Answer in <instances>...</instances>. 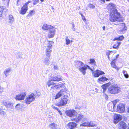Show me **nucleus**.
<instances>
[{
	"mask_svg": "<svg viewBox=\"0 0 129 129\" xmlns=\"http://www.w3.org/2000/svg\"><path fill=\"white\" fill-rule=\"evenodd\" d=\"M35 11L33 10L30 11L29 12V14H28L27 16H32L34 15L35 14Z\"/></svg>",
	"mask_w": 129,
	"mask_h": 129,
	"instance_id": "obj_39",
	"label": "nucleus"
},
{
	"mask_svg": "<svg viewBox=\"0 0 129 129\" xmlns=\"http://www.w3.org/2000/svg\"><path fill=\"white\" fill-rule=\"evenodd\" d=\"M3 91V88L0 86V92H2Z\"/></svg>",
	"mask_w": 129,
	"mask_h": 129,
	"instance_id": "obj_50",
	"label": "nucleus"
},
{
	"mask_svg": "<svg viewBox=\"0 0 129 129\" xmlns=\"http://www.w3.org/2000/svg\"><path fill=\"white\" fill-rule=\"evenodd\" d=\"M52 108L53 109L56 110H58V109H58L57 108V107H56L54 106L53 105L52 106Z\"/></svg>",
	"mask_w": 129,
	"mask_h": 129,
	"instance_id": "obj_48",
	"label": "nucleus"
},
{
	"mask_svg": "<svg viewBox=\"0 0 129 129\" xmlns=\"http://www.w3.org/2000/svg\"><path fill=\"white\" fill-rule=\"evenodd\" d=\"M3 103L5 106L7 108L13 109V106L12 103H11L9 101H4Z\"/></svg>",
	"mask_w": 129,
	"mask_h": 129,
	"instance_id": "obj_13",
	"label": "nucleus"
},
{
	"mask_svg": "<svg viewBox=\"0 0 129 129\" xmlns=\"http://www.w3.org/2000/svg\"><path fill=\"white\" fill-rule=\"evenodd\" d=\"M5 8V7L0 6V11L3 12L6 10Z\"/></svg>",
	"mask_w": 129,
	"mask_h": 129,
	"instance_id": "obj_44",
	"label": "nucleus"
},
{
	"mask_svg": "<svg viewBox=\"0 0 129 129\" xmlns=\"http://www.w3.org/2000/svg\"><path fill=\"white\" fill-rule=\"evenodd\" d=\"M51 81H58L62 80V79L61 78L59 77L58 76L55 77L52 76L49 79Z\"/></svg>",
	"mask_w": 129,
	"mask_h": 129,
	"instance_id": "obj_21",
	"label": "nucleus"
},
{
	"mask_svg": "<svg viewBox=\"0 0 129 129\" xmlns=\"http://www.w3.org/2000/svg\"><path fill=\"white\" fill-rule=\"evenodd\" d=\"M124 38V37L123 36L119 37H118L116 38L113 39L114 41L118 40L119 42L120 41L122 40Z\"/></svg>",
	"mask_w": 129,
	"mask_h": 129,
	"instance_id": "obj_33",
	"label": "nucleus"
},
{
	"mask_svg": "<svg viewBox=\"0 0 129 129\" xmlns=\"http://www.w3.org/2000/svg\"><path fill=\"white\" fill-rule=\"evenodd\" d=\"M84 65V63L81 61H75V66L77 68L82 67Z\"/></svg>",
	"mask_w": 129,
	"mask_h": 129,
	"instance_id": "obj_22",
	"label": "nucleus"
},
{
	"mask_svg": "<svg viewBox=\"0 0 129 129\" xmlns=\"http://www.w3.org/2000/svg\"><path fill=\"white\" fill-rule=\"evenodd\" d=\"M16 56L17 58L24 59L26 57V55L24 53L22 54L21 53H18L16 54Z\"/></svg>",
	"mask_w": 129,
	"mask_h": 129,
	"instance_id": "obj_23",
	"label": "nucleus"
},
{
	"mask_svg": "<svg viewBox=\"0 0 129 129\" xmlns=\"http://www.w3.org/2000/svg\"><path fill=\"white\" fill-rule=\"evenodd\" d=\"M103 30H105V26H103Z\"/></svg>",
	"mask_w": 129,
	"mask_h": 129,
	"instance_id": "obj_61",
	"label": "nucleus"
},
{
	"mask_svg": "<svg viewBox=\"0 0 129 129\" xmlns=\"http://www.w3.org/2000/svg\"><path fill=\"white\" fill-rule=\"evenodd\" d=\"M101 3H102V2L103 3H104L105 2V0H101Z\"/></svg>",
	"mask_w": 129,
	"mask_h": 129,
	"instance_id": "obj_57",
	"label": "nucleus"
},
{
	"mask_svg": "<svg viewBox=\"0 0 129 129\" xmlns=\"http://www.w3.org/2000/svg\"><path fill=\"white\" fill-rule=\"evenodd\" d=\"M77 124L74 122H70L67 125V127L68 129H74L77 126Z\"/></svg>",
	"mask_w": 129,
	"mask_h": 129,
	"instance_id": "obj_17",
	"label": "nucleus"
},
{
	"mask_svg": "<svg viewBox=\"0 0 129 129\" xmlns=\"http://www.w3.org/2000/svg\"><path fill=\"white\" fill-rule=\"evenodd\" d=\"M127 98L129 99V91L128 92V94L127 96Z\"/></svg>",
	"mask_w": 129,
	"mask_h": 129,
	"instance_id": "obj_58",
	"label": "nucleus"
},
{
	"mask_svg": "<svg viewBox=\"0 0 129 129\" xmlns=\"http://www.w3.org/2000/svg\"><path fill=\"white\" fill-rule=\"evenodd\" d=\"M49 126L52 129H57V125L54 123H51Z\"/></svg>",
	"mask_w": 129,
	"mask_h": 129,
	"instance_id": "obj_31",
	"label": "nucleus"
},
{
	"mask_svg": "<svg viewBox=\"0 0 129 129\" xmlns=\"http://www.w3.org/2000/svg\"><path fill=\"white\" fill-rule=\"evenodd\" d=\"M109 83H107L104 84L102 86V87L103 89V92H104L106 90L107 88L109 86Z\"/></svg>",
	"mask_w": 129,
	"mask_h": 129,
	"instance_id": "obj_29",
	"label": "nucleus"
},
{
	"mask_svg": "<svg viewBox=\"0 0 129 129\" xmlns=\"http://www.w3.org/2000/svg\"><path fill=\"white\" fill-rule=\"evenodd\" d=\"M125 111V107L122 104L120 103L117 106V111L119 113L124 112Z\"/></svg>",
	"mask_w": 129,
	"mask_h": 129,
	"instance_id": "obj_9",
	"label": "nucleus"
},
{
	"mask_svg": "<svg viewBox=\"0 0 129 129\" xmlns=\"http://www.w3.org/2000/svg\"><path fill=\"white\" fill-rule=\"evenodd\" d=\"M112 52V51H108L106 52V54L107 56H109L110 53Z\"/></svg>",
	"mask_w": 129,
	"mask_h": 129,
	"instance_id": "obj_47",
	"label": "nucleus"
},
{
	"mask_svg": "<svg viewBox=\"0 0 129 129\" xmlns=\"http://www.w3.org/2000/svg\"><path fill=\"white\" fill-rule=\"evenodd\" d=\"M20 0H17V2L18 3L19 1Z\"/></svg>",
	"mask_w": 129,
	"mask_h": 129,
	"instance_id": "obj_64",
	"label": "nucleus"
},
{
	"mask_svg": "<svg viewBox=\"0 0 129 129\" xmlns=\"http://www.w3.org/2000/svg\"><path fill=\"white\" fill-rule=\"evenodd\" d=\"M48 42L47 47L46 48V55L49 58H50V55L52 50L51 49L52 48V45L53 44L54 42L52 41H47Z\"/></svg>",
	"mask_w": 129,
	"mask_h": 129,
	"instance_id": "obj_4",
	"label": "nucleus"
},
{
	"mask_svg": "<svg viewBox=\"0 0 129 129\" xmlns=\"http://www.w3.org/2000/svg\"><path fill=\"white\" fill-rule=\"evenodd\" d=\"M89 123H88V122H84L82 124H80V126H88Z\"/></svg>",
	"mask_w": 129,
	"mask_h": 129,
	"instance_id": "obj_40",
	"label": "nucleus"
},
{
	"mask_svg": "<svg viewBox=\"0 0 129 129\" xmlns=\"http://www.w3.org/2000/svg\"><path fill=\"white\" fill-rule=\"evenodd\" d=\"M93 76L94 77H98L100 75L104 74V72L99 70H97L94 72H92Z\"/></svg>",
	"mask_w": 129,
	"mask_h": 129,
	"instance_id": "obj_12",
	"label": "nucleus"
},
{
	"mask_svg": "<svg viewBox=\"0 0 129 129\" xmlns=\"http://www.w3.org/2000/svg\"><path fill=\"white\" fill-rule=\"evenodd\" d=\"M128 112L129 113V107H128Z\"/></svg>",
	"mask_w": 129,
	"mask_h": 129,
	"instance_id": "obj_63",
	"label": "nucleus"
},
{
	"mask_svg": "<svg viewBox=\"0 0 129 129\" xmlns=\"http://www.w3.org/2000/svg\"><path fill=\"white\" fill-rule=\"evenodd\" d=\"M50 58L46 57L43 60L44 64L46 65H49L50 63V61L49 60Z\"/></svg>",
	"mask_w": 129,
	"mask_h": 129,
	"instance_id": "obj_26",
	"label": "nucleus"
},
{
	"mask_svg": "<svg viewBox=\"0 0 129 129\" xmlns=\"http://www.w3.org/2000/svg\"><path fill=\"white\" fill-rule=\"evenodd\" d=\"M65 40L66 42V45H69L71 43H72L73 42V40H70L68 36H66L65 38Z\"/></svg>",
	"mask_w": 129,
	"mask_h": 129,
	"instance_id": "obj_27",
	"label": "nucleus"
},
{
	"mask_svg": "<svg viewBox=\"0 0 129 129\" xmlns=\"http://www.w3.org/2000/svg\"><path fill=\"white\" fill-rule=\"evenodd\" d=\"M36 97L33 93H32L28 96H26L25 100V103L27 104H29L33 101H34Z\"/></svg>",
	"mask_w": 129,
	"mask_h": 129,
	"instance_id": "obj_5",
	"label": "nucleus"
},
{
	"mask_svg": "<svg viewBox=\"0 0 129 129\" xmlns=\"http://www.w3.org/2000/svg\"><path fill=\"white\" fill-rule=\"evenodd\" d=\"M52 81H50V80L49 79V81L47 82V84L48 87H49L51 86H55V85H56L55 83L52 82Z\"/></svg>",
	"mask_w": 129,
	"mask_h": 129,
	"instance_id": "obj_30",
	"label": "nucleus"
},
{
	"mask_svg": "<svg viewBox=\"0 0 129 129\" xmlns=\"http://www.w3.org/2000/svg\"><path fill=\"white\" fill-rule=\"evenodd\" d=\"M2 0L4 1H6L7 2L8 5L9 2L10 1V0Z\"/></svg>",
	"mask_w": 129,
	"mask_h": 129,
	"instance_id": "obj_51",
	"label": "nucleus"
},
{
	"mask_svg": "<svg viewBox=\"0 0 129 129\" xmlns=\"http://www.w3.org/2000/svg\"><path fill=\"white\" fill-rule=\"evenodd\" d=\"M11 69L8 68L4 71L3 73L6 76H8L9 75L8 73L10 72L11 71Z\"/></svg>",
	"mask_w": 129,
	"mask_h": 129,
	"instance_id": "obj_28",
	"label": "nucleus"
},
{
	"mask_svg": "<svg viewBox=\"0 0 129 129\" xmlns=\"http://www.w3.org/2000/svg\"><path fill=\"white\" fill-rule=\"evenodd\" d=\"M121 44V42L119 41H117L116 42V43L114 45L113 48L117 49L118 47Z\"/></svg>",
	"mask_w": 129,
	"mask_h": 129,
	"instance_id": "obj_32",
	"label": "nucleus"
},
{
	"mask_svg": "<svg viewBox=\"0 0 129 129\" xmlns=\"http://www.w3.org/2000/svg\"><path fill=\"white\" fill-rule=\"evenodd\" d=\"M82 18L83 20H86V19L85 17L84 16H83L82 15Z\"/></svg>",
	"mask_w": 129,
	"mask_h": 129,
	"instance_id": "obj_52",
	"label": "nucleus"
},
{
	"mask_svg": "<svg viewBox=\"0 0 129 129\" xmlns=\"http://www.w3.org/2000/svg\"><path fill=\"white\" fill-rule=\"evenodd\" d=\"M108 90L109 92L110 93L115 94L120 92L121 89L118 87L117 84H114L109 87Z\"/></svg>",
	"mask_w": 129,
	"mask_h": 129,
	"instance_id": "obj_2",
	"label": "nucleus"
},
{
	"mask_svg": "<svg viewBox=\"0 0 129 129\" xmlns=\"http://www.w3.org/2000/svg\"><path fill=\"white\" fill-rule=\"evenodd\" d=\"M86 66H87V67H86V69H87V68H88V69L90 70L92 72L93 71V70L89 66L86 65Z\"/></svg>",
	"mask_w": 129,
	"mask_h": 129,
	"instance_id": "obj_49",
	"label": "nucleus"
},
{
	"mask_svg": "<svg viewBox=\"0 0 129 129\" xmlns=\"http://www.w3.org/2000/svg\"><path fill=\"white\" fill-rule=\"evenodd\" d=\"M67 115L71 117H74L77 114V113L75 110H69L67 112Z\"/></svg>",
	"mask_w": 129,
	"mask_h": 129,
	"instance_id": "obj_15",
	"label": "nucleus"
},
{
	"mask_svg": "<svg viewBox=\"0 0 129 129\" xmlns=\"http://www.w3.org/2000/svg\"><path fill=\"white\" fill-rule=\"evenodd\" d=\"M116 101L114 102L110 103L107 105L108 109L110 111H112L115 107V103Z\"/></svg>",
	"mask_w": 129,
	"mask_h": 129,
	"instance_id": "obj_14",
	"label": "nucleus"
},
{
	"mask_svg": "<svg viewBox=\"0 0 129 129\" xmlns=\"http://www.w3.org/2000/svg\"><path fill=\"white\" fill-rule=\"evenodd\" d=\"M37 95L38 96H40V95L39 94H37Z\"/></svg>",
	"mask_w": 129,
	"mask_h": 129,
	"instance_id": "obj_62",
	"label": "nucleus"
},
{
	"mask_svg": "<svg viewBox=\"0 0 129 129\" xmlns=\"http://www.w3.org/2000/svg\"><path fill=\"white\" fill-rule=\"evenodd\" d=\"M58 111L59 113L60 114V115H61L62 114V113H61V112L59 110V109H58V110H57Z\"/></svg>",
	"mask_w": 129,
	"mask_h": 129,
	"instance_id": "obj_56",
	"label": "nucleus"
},
{
	"mask_svg": "<svg viewBox=\"0 0 129 129\" xmlns=\"http://www.w3.org/2000/svg\"><path fill=\"white\" fill-rule=\"evenodd\" d=\"M22 104H17L15 107V108L16 109L19 110L20 109L22 108Z\"/></svg>",
	"mask_w": 129,
	"mask_h": 129,
	"instance_id": "obj_35",
	"label": "nucleus"
},
{
	"mask_svg": "<svg viewBox=\"0 0 129 129\" xmlns=\"http://www.w3.org/2000/svg\"><path fill=\"white\" fill-rule=\"evenodd\" d=\"M88 123H89L88 126L93 127L95 126V124L93 123V122L92 121H91L89 122H88Z\"/></svg>",
	"mask_w": 129,
	"mask_h": 129,
	"instance_id": "obj_41",
	"label": "nucleus"
},
{
	"mask_svg": "<svg viewBox=\"0 0 129 129\" xmlns=\"http://www.w3.org/2000/svg\"><path fill=\"white\" fill-rule=\"evenodd\" d=\"M108 80V79L105 77H102L101 78H100L98 79V80L101 81H106Z\"/></svg>",
	"mask_w": 129,
	"mask_h": 129,
	"instance_id": "obj_36",
	"label": "nucleus"
},
{
	"mask_svg": "<svg viewBox=\"0 0 129 129\" xmlns=\"http://www.w3.org/2000/svg\"><path fill=\"white\" fill-rule=\"evenodd\" d=\"M39 0H33V4L34 5H36L39 2ZM41 2L44 1V0H40Z\"/></svg>",
	"mask_w": 129,
	"mask_h": 129,
	"instance_id": "obj_43",
	"label": "nucleus"
},
{
	"mask_svg": "<svg viewBox=\"0 0 129 129\" xmlns=\"http://www.w3.org/2000/svg\"><path fill=\"white\" fill-rule=\"evenodd\" d=\"M54 69L55 70H56L57 69V66H54Z\"/></svg>",
	"mask_w": 129,
	"mask_h": 129,
	"instance_id": "obj_54",
	"label": "nucleus"
},
{
	"mask_svg": "<svg viewBox=\"0 0 129 129\" xmlns=\"http://www.w3.org/2000/svg\"><path fill=\"white\" fill-rule=\"evenodd\" d=\"M122 72L123 74L124 77L126 78H128L129 77V76L127 73V72L125 70H123Z\"/></svg>",
	"mask_w": 129,
	"mask_h": 129,
	"instance_id": "obj_38",
	"label": "nucleus"
},
{
	"mask_svg": "<svg viewBox=\"0 0 129 129\" xmlns=\"http://www.w3.org/2000/svg\"><path fill=\"white\" fill-rule=\"evenodd\" d=\"M90 61L91 63L93 64H95L96 62L94 59H90Z\"/></svg>",
	"mask_w": 129,
	"mask_h": 129,
	"instance_id": "obj_46",
	"label": "nucleus"
},
{
	"mask_svg": "<svg viewBox=\"0 0 129 129\" xmlns=\"http://www.w3.org/2000/svg\"><path fill=\"white\" fill-rule=\"evenodd\" d=\"M72 27H74L75 26L74 24L73 23H72Z\"/></svg>",
	"mask_w": 129,
	"mask_h": 129,
	"instance_id": "obj_59",
	"label": "nucleus"
},
{
	"mask_svg": "<svg viewBox=\"0 0 129 129\" xmlns=\"http://www.w3.org/2000/svg\"><path fill=\"white\" fill-rule=\"evenodd\" d=\"M55 29L54 28H51L49 30L48 36L49 38H53L55 34Z\"/></svg>",
	"mask_w": 129,
	"mask_h": 129,
	"instance_id": "obj_18",
	"label": "nucleus"
},
{
	"mask_svg": "<svg viewBox=\"0 0 129 129\" xmlns=\"http://www.w3.org/2000/svg\"><path fill=\"white\" fill-rule=\"evenodd\" d=\"M0 115L2 116L5 115V112L3 110L0 108Z\"/></svg>",
	"mask_w": 129,
	"mask_h": 129,
	"instance_id": "obj_42",
	"label": "nucleus"
},
{
	"mask_svg": "<svg viewBox=\"0 0 129 129\" xmlns=\"http://www.w3.org/2000/svg\"><path fill=\"white\" fill-rule=\"evenodd\" d=\"M68 101L67 96H63L61 98L60 101L56 104L55 105L58 107L65 106L67 103Z\"/></svg>",
	"mask_w": 129,
	"mask_h": 129,
	"instance_id": "obj_3",
	"label": "nucleus"
},
{
	"mask_svg": "<svg viewBox=\"0 0 129 129\" xmlns=\"http://www.w3.org/2000/svg\"><path fill=\"white\" fill-rule=\"evenodd\" d=\"M72 29L73 31H74L76 30L75 28L74 27H72Z\"/></svg>",
	"mask_w": 129,
	"mask_h": 129,
	"instance_id": "obj_55",
	"label": "nucleus"
},
{
	"mask_svg": "<svg viewBox=\"0 0 129 129\" xmlns=\"http://www.w3.org/2000/svg\"><path fill=\"white\" fill-rule=\"evenodd\" d=\"M119 56V55L118 54L116 56V59H117L118 57Z\"/></svg>",
	"mask_w": 129,
	"mask_h": 129,
	"instance_id": "obj_60",
	"label": "nucleus"
},
{
	"mask_svg": "<svg viewBox=\"0 0 129 129\" xmlns=\"http://www.w3.org/2000/svg\"><path fill=\"white\" fill-rule=\"evenodd\" d=\"M2 13L3 12L0 11V17H1V18H2Z\"/></svg>",
	"mask_w": 129,
	"mask_h": 129,
	"instance_id": "obj_53",
	"label": "nucleus"
},
{
	"mask_svg": "<svg viewBox=\"0 0 129 129\" xmlns=\"http://www.w3.org/2000/svg\"><path fill=\"white\" fill-rule=\"evenodd\" d=\"M67 89H62L57 93L54 98L56 100L62 96L66 95L67 93Z\"/></svg>",
	"mask_w": 129,
	"mask_h": 129,
	"instance_id": "obj_6",
	"label": "nucleus"
},
{
	"mask_svg": "<svg viewBox=\"0 0 129 129\" xmlns=\"http://www.w3.org/2000/svg\"><path fill=\"white\" fill-rule=\"evenodd\" d=\"M53 27L50 25H48L46 24H44L42 27V28L44 30H49Z\"/></svg>",
	"mask_w": 129,
	"mask_h": 129,
	"instance_id": "obj_19",
	"label": "nucleus"
},
{
	"mask_svg": "<svg viewBox=\"0 0 129 129\" xmlns=\"http://www.w3.org/2000/svg\"><path fill=\"white\" fill-rule=\"evenodd\" d=\"M111 64L112 67L117 69V70H119V68H118L117 67H116L114 61H112L111 63Z\"/></svg>",
	"mask_w": 129,
	"mask_h": 129,
	"instance_id": "obj_37",
	"label": "nucleus"
},
{
	"mask_svg": "<svg viewBox=\"0 0 129 129\" xmlns=\"http://www.w3.org/2000/svg\"><path fill=\"white\" fill-rule=\"evenodd\" d=\"M114 123L116 124L120 121L122 119L121 115L119 114H115L114 115Z\"/></svg>",
	"mask_w": 129,
	"mask_h": 129,
	"instance_id": "obj_11",
	"label": "nucleus"
},
{
	"mask_svg": "<svg viewBox=\"0 0 129 129\" xmlns=\"http://www.w3.org/2000/svg\"><path fill=\"white\" fill-rule=\"evenodd\" d=\"M88 7L92 9H93L95 7L94 5L91 4H89Z\"/></svg>",
	"mask_w": 129,
	"mask_h": 129,
	"instance_id": "obj_45",
	"label": "nucleus"
},
{
	"mask_svg": "<svg viewBox=\"0 0 129 129\" xmlns=\"http://www.w3.org/2000/svg\"><path fill=\"white\" fill-rule=\"evenodd\" d=\"M119 125H120V127L122 128L123 129H125V123L123 122H121L119 123Z\"/></svg>",
	"mask_w": 129,
	"mask_h": 129,
	"instance_id": "obj_34",
	"label": "nucleus"
},
{
	"mask_svg": "<svg viewBox=\"0 0 129 129\" xmlns=\"http://www.w3.org/2000/svg\"><path fill=\"white\" fill-rule=\"evenodd\" d=\"M9 19L8 23L10 24H12L14 21V19L13 16L11 15H9Z\"/></svg>",
	"mask_w": 129,
	"mask_h": 129,
	"instance_id": "obj_25",
	"label": "nucleus"
},
{
	"mask_svg": "<svg viewBox=\"0 0 129 129\" xmlns=\"http://www.w3.org/2000/svg\"><path fill=\"white\" fill-rule=\"evenodd\" d=\"M64 84L65 83H60L58 85H55V86H51V89H55L64 88Z\"/></svg>",
	"mask_w": 129,
	"mask_h": 129,
	"instance_id": "obj_16",
	"label": "nucleus"
},
{
	"mask_svg": "<svg viewBox=\"0 0 129 129\" xmlns=\"http://www.w3.org/2000/svg\"><path fill=\"white\" fill-rule=\"evenodd\" d=\"M120 30L121 32H122V33L125 32V31L126 30L127 27L125 26V24L124 23L121 24H120Z\"/></svg>",
	"mask_w": 129,
	"mask_h": 129,
	"instance_id": "obj_24",
	"label": "nucleus"
},
{
	"mask_svg": "<svg viewBox=\"0 0 129 129\" xmlns=\"http://www.w3.org/2000/svg\"><path fill=\"white\" fill-rule=\"evenodd\" d=\"M31 2V1H29L23 6L21 8L20 12V13L22 14H24L26 13L28 10V4Z\"/></svg>",
	"mask_w": 129,
	"mask_h": 129,
	"instance_id": "obj_7",
	"label": "nucleus"
},
{
	"mask_svg": "<svg viewBox=\"0 0 129 129\" xmlns=\"http://www.w3.org/2000/svg\"><path fill=\"white\" fill-rule=\"evenodd\" d=\"M116 5L112 3H110L108 5L107 8L110 12V17L109 20L111 21L114 22L118 21L119 22L122 21V19H120V14L116 9Z\"/></svg>",
	"mask_w": 129,
	"mask_h": 129,
	"instance_id": "obj_1",
	"label": "nucleus"
},
{
	"mask_svg": "<svg viewBox=\"0 0 129 129\" xmlns=\"http://www.w3.org/2000/svg\"><path fill=\"white\" fill-rule=\"evenodd\" d=\"M26 93L25 92L20 93L19 94L16 95V100H23L26 96Z\"/></svg>",
	"mask_w": 129,
	"mask_h": 129,
	"instance_id": "obj_10",
	"label": "nucleus"
},
{
	"mask_svg": "<svg viewBox=\"0 0 129 129\" xmlns=\"http://www.w3.org/2000/svg\"><path fill=\"white\" fill-rule=\"evenodd\" d=\"M86 67H87V66H86V65H84L83 67H81L78 69L84 75H85L86 74Z\"/></svg>",
	"mask_w": 129,
	"mask_h": 129,
	"instance_id": "obj_20",
	"label": "nucleus"
},
{
	"mask_svg": "<svg viewBox=\"0 0 129 129\" xmlns=\"http://www.w3.org/2000/svg\"><path fill=\"white\" fill-rule=\"evenodd\" d=\"M74 118L71 119V120L72 121H74L75 122H78L82 120L84 117V116L79 114H76L75 116H74Z\"/></svg>",
	"mask_w": 129,
	"mask_h": 129,
	"instance_id": "obj_8",
	"label": "nucleus"
}]
</instances>
